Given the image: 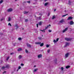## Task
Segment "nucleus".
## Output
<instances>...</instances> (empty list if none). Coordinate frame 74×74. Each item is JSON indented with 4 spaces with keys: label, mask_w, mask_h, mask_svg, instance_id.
<instances>
[{
    "label": "nucleus",
    "mask_w": 74,
    "mask_h": 74,
    "mask_svg": "<svg viewBox=\"0 0 74 74\" xmlns=\"http://www.w3.org/2000/svg\"><path fill=\"white\" fill-rule=\"evenodd\" d=\"M21 69V67L20 66H18V69Z\"/></svg>",
    "instance_id": "e433bc0d"
},
{
    "label": "nucleus",
    "mask_w": 74,
    "mask_h": 74,
    "mask_svg": "<svg viewBox=\"0 0 74 74\" xmlns=\"http://www.w3.org/2000/svg\"><path fill=\"white\" fill-rule=\"evenodd\" d=\"M36 26H37V27H38V24H36Z\"/></svg>",
    "instance_id": "37998d69"
},
{
    "label": "nucleus",
    "mask_w": 74,
    "mask_h": 74,
    "mask_svg": "<svg viewBox=\"0 0 74 74\" xmlns=\"http://www.w3.org/2000/svg\"><path fill=\"white\" fill-rule=\"evenodd\" d=\"M42 37H43V35H42Z\"/></svg>",
    "instance_id": "0e129e2a"
},
{
    "label": "nucleus",
    "mask_w": 74,
    "mask_h": 74,
    "mask_svg": "<svg viewBox=\"0 0 74 74\" xmlns=\"http://www.w3.org/2000/svg\"><path fill=\"white\" fill-rule=\"evenodd\" d=\"M56 11V9H54V11Z\"/></svg>",
    "instance_id": "bf43d9fd"
},
{
    "label": "nucleus",
    "mask_w": 74,
    "mask_h": 74,
    "mask_svg": "<svg viewBox=\"0 0 74 74\" xmlns=\"http://www.w3.org/2000/svg\"><path fill=\"white\" fill-rule=\"evenodd\" d=\"M70 66H66V69H69V68L70 67Z\"/></svg>",
    "instance_id": "f3484780"
},
{
    "label": "nucleus",
    "mask_w": 74,
    "mask_h": 74,
    "mask_svg": "<svg viewBox=\"0 0 74 74\" xmlns=\"http://www.w3.org/2000/svg\"><path fill=\"white\" fill-rule=\"evenodd\" d=\"M3 21V19H1V21Z\"/></svg>",
    "instance_id": "4d7b16f0"
},
{
    "label": "nucleus",
    "mask_w": 74,
    "mask_h": 74,
    "mask_svg": "<svg viewBox=\"0 0 74 74\" xmlns=\"http://www.w3.org/2000/svg\"><path fill=\"white\" fill-rule=\"evenodd\" d=\"M10 67V65L8 64L6 65L5 67L7 69H9Z\"/></svg>",
    "instance_id": "39448f33"
},
{
    "label": "nucleus",
    "mask_w": 74,
    "mask_h": 74,
    "mask_svg": "<svg viewBox=\"0 0 74 74\" xmlns=\"http://www.w3.org/2000/svg\"><path fill=\"white\" fill-rule=\"evenodd\" d=\"M27 47H29V48L31 47V45H30L29 44V43H27Z\"/></svg>",
    "instance_id": "9d476101"
},
{
    "label": "nucleus",
    "mask_w": 74,
    "mask_h": 74,
    "mask_svg": "<svg viewBox=\"0 0 74 74\" xmlns=\"http://www.w3.org/2000/svg\"><path fill=\"white\" fill-rule=\"evenodd\" d=\"M72 39H73L72 38H65V40L67 41H71L72 40Z\"/></svg>",
    "instance_id": "f257e3e1"
},
{
    "label": "nucleus",
    "mask_w": 74,
    "mask_h": 74,
    "mask_svg": "<svg viewBox=\"0 0 74 74\" xmlns=\"http://www.w3.org/2000/svg\"><path fill=\"white\" fill-rule=\"evenodd\" d=\"M25 52L26 53H28V51L27 50H26Z\"/></svg>",
    "instance_id": "58836bf2"
},
{
    "label": "nucleus",
    "mask_w": 74,
    "mask_h": 74,
    "mask_svg": "<svg viewBox=\"0 0 74 74\" xmlns=\"http://www.w3.org/2000/svg\"><path fill=\"white\" fill-rule=\"evenodd\" d=\"M18 40H22V38H18Z\"/></svg>",
    "instance_id": "a878e982"
},
{
    "label": "nucleus",
    "mask_w": 74,
    "mask_h": 74,
    "mask_svg": "<svg viewBox=\"0 0 74 74\" xmlns=\"http://www.w3.org/2000/svg\"><path fill=\"white\" fill-rule=\"evenodd\" d=\"M55 18V16H53L52 18V19H54Z\"/></svg>",
    "instance_id": "5701e85b"
},
{
    "label": "nucleus",
    "mask_w": 74,
    "mask_h": 74,
    "mask_svg": "<svg viewBox=\"0 0 74 74\" xmlns=\"http://www.w3.org/2000/svg\"><path fill=\"white\" fill-rule=\"evenodd\" d=\"M15 0V1H17V0Z\"/></svg>",
    "instance_id": "680f3d73"
},
{
    "label": "nucleus",
    "mask_w": 74,
    "mask_h": 74,
    "mask_svg": "<svg viewBox=\"0 0 74 74\" xmlns=\"http://www.w3.org/2000/svg\"><path fill=\"white\" fill-rule=\"evenodd\" d=\"M15 27H18V25H17V24L16 25H15Z\"/></svg>",
    "instance_id": "a18cd8bd"
},
{
    "label": "nucleus",
    "mask_w": 74,
    "mask_h": 74,
    "mask_svg": "<svg viewBox=\"0 0 74 74\" xmlns=\"http://www.w3.org/2000/svg\"><path fill=\"white\" fill-rule=\"evenodd\" d=\"M51 25L49 24L47 26V27H45V30H47V29H48L49 26H50Z\"/></svg>",
    "instance_id": "9b49d317"
},
{
    "label": "nucleus",
    "mask_w": 74,
    "mask_h": 74,
    "mask_svg": "<svg viewBox=\"0 0 74 74\" xmlns=\"http://www.w3.org/2000/svg\"><path fill=\"white\" fill-rule=\"evenodd\" d=\"M46 47L47 48H48V47H49V45H46Z\"/></svg>",
    "instance_id": "b1692460"
},
{
    "label": "nucleus",
    "mask_w": 74,
    "mask_h": 74,
    "mask_svg": "<svg viewBox=\"0 0 74 74\" xmlns=\"http://www.w3.org/2000/svg\"><path fill=\"white\" fill-rule=\"evenodd\" d=\"M40 31H41L42 32H44V31H43V30H41L40 29Z\"/></svg>",
    "instance_id": "603ef678"
},
{
    "label": "nucleus",
    "mask_w": 74,
    "mask_h": 74,
    "mask_svg": "<svg viewBox=\"0 0 74 74\" xmlns=\"http://www.w3.org/2000/svg\"><path fill=\"white\" fill-rule=\"evenodd\" d=\"M68 3L69 4H71V2L69 1Z\"/></svg>",
    "instance_id": "473e14b6"
},
{
    "label": "nucleus",
    "mask_w": 74,
    "mask_h": 74,
    "mask_svg": "<svg viewBox=\"0 0 74 74\" xmlns=\"http://www.w3.org/2000/svg\"><path fill=\"white\" fill-rule=\"evenodd\" d=\"M43 31H44V33H45V29H43Z\"/></svg>",
    "instance_id": "3c124183"
},
{
    "label": "nucleus",
    "mask_w": 74,
    "mask_h": 74,
    "mask_svg": "<svg viewBox=\"0 0 74 74\" xmlns=\"http://www.w3.org/2000/svg\"><path fill=\"white\" fill-rule=\"evenodd\" d=\"M27 21H28V20H27V19H25V22H27Z\"/></svg>",
    "instance_id": "4c0bfd02"
},
{
    "label": "nucleus",
    "mask_w": 74,
    "mask_h": 74,
    "mask_svg": "<svg viewBox=\"0 0 74 74\" xmlns=\"http://www.w3.org/2000/svg\"><path fill=\"white\" fill-rule=\"evenodd\" d=\"M18 70H19V69H17V71H18Z\"/></svg>",
    "instance_id": "13d9d810"
},
{
    "label": "nucleus",
    "mask_w": 74,
    "mask_h": 74,
    "mask_svg": "<svg viewBox=\"0 0 74 74\" xmlns=\"http://www.w3.org/2000/svg\"><path fill=\"white\" fill-rule=\"evenodd\" d=\"M42 57V55L41 54L38 55V58H40Z\"/></svg>",
    "instance_id": "f8f14e48"
},
{
    "label": "nucleus",
    "mask_w": 74,
    "mask_h": 74,
    "mask_svg": "<svg viewBox=\"0 0 74 74\" xmlns=\"http://www.w3.org/2000/svg\"><path fill=\"white\" fill-rule=\"evenodd\" d=\"M48 3H45V6H46V5H48Z\"/></svg>",
    "instance_id": "4be33fe9"
},
{
    "label": "nucleus",
    "mask_w": 74,
    "mask_h": 74,
    "mask_svg": "<svg viewBox=\"0 0 74 74\" xmlns=\"http://www.w3.org/2000/svg\"><path fill=\"white\" fill-rule=\"evenodd\" d=\"M16 43H14V46H15V44Z\"/></svg>",
    "instance_id": "5fc2aeb1"
},
{
    "label": "nucleus",
    "mask_w": 74,
    "mask_h": 74,
    "mask_svg": "<svg viewBox=\"0 0 74 74\" xmlns=\"http://www.w3.org/2000/svg\"><path fill=\"white\" fill-rule=\"evenodd\" d=\"M22 49L21 48H19L18 49V52H19V51H22Z\"/></svg>",
    "instance_id": "2eb2a0df"
},
{
    "label": "nucleus",
    "mask_w": 74,
    "mask_h": 74,
    "mask_svg": "<svg viewBox=\"0 0 74 74\" xmlns=\"http://www.w3.org/2000/svg\"><path fill=\"white\" fill-rule=\"evenodd\" d=\"M69 53H68L65 54V57L66 58H67L69 56Z\"/></svg>",
    "instance_id": "1a4fd4ad"
},
{
    "label": "nucleus",
    "mask_w": 74,
    "mask_h": 74,
    "mask_svg": "<svg viewBox=\"0 0 74 74\" xmlns=\"http://www.w3.org/2000/svg\"><path fill=\"white\" fill-rule=\"evenodd\" d=\"M70 44V43L69 42H66V45L64 46V47H66L67 46H69V44Z\"/></svg>",
    "instance_id": "7ed1b4c3"
},
{
    "label": "nucleus",
    "mask_w": 74,
    "mask_h": 74,
    "mask_svg": "<svg viewBox=\"0 0 74 74\" xmlns=\"http://www.w3.org/2000/svg\"><path fill=\"white\" fill-rule=\"evenodd\" d=\"M49 32H52V31H51V30H49Z\"/></svg>",
    "instance_id": "c03bdc74"
},
{
    "label": "nucleus",
    "mask_w": 74,
    "mask_h": 74,
    "mask_svg": "<svg viewBox=\"0 0 74 74\" xmlns=\"http://www.w3.org/2000/svg\"><path fill=\"white\" fill-rule=\"evenodd\" d=\"M27 3H30V1H27Z\"/></svg>",
    "instance_id": "a19ab883"
},
{
    "label": "nucleus",
    "mask_w": 74,
    "mask_h": 74,
    "mask_svg": "<svg viewBox=\"0 0 74 74\" xmlns=\"http://www.w3.org/2000/svg\"><path fill=\"white\" fill-rule=\"evenodd\" d=\"M39 15H41V16H42V14H41V13H40L39 14Z\"/></svg>",
    "instance_id": "8fccbe9b"
},
{
    "label": "nucleus",
    "mask_w": 74,
    "mask_h": 74,
    "mask_svg": "<svg viewBox=\"0 0 74 74\" xmlns=\"http://www.w3.org/2000/svg\"><path fill=\"white\" fill-rule=\"evenodd\" d=\"M3 0L0 1V4L2 3H3Z\"/></svg>",
    "instance_id": "c756f323"
},
{
    "label": "nucleus",
    "mask_w": 74,
    "mask_h": 74,
    "mask_svg": "<svg viewBox=\"0 0 74 74\" xmlns=\"http://www.w3.org/2000/svg\"><path fill=\"white\" fill-rule=\"evenodd\" d=\"M53 42H54V43H56V42H57V41L55 40H54Z\"/></svg>",
    "instance_id": "393cba45"
},
{
    "label": "nucleus",
    "mask_w": 74,
    "mask_h": 74,
    "mask_svg": "<svg viewBox=\"0 0 74 74\" xmlns=\"http://www.w3.org/2000/svg\"><path fill=\"white\" fill-rule=\"evenodd\" d=\"M37 70H38V69H35L34 71V72H36V71H37Z\"/></svg>",
    "instance_id": "aec40b11"
},
{
    "label": "nucleus",
    "mask_w": 74,
    "mask_h": 74,
    "mask_svg": "<svg viewBox=\"0 0 74 74\" xmlns=\"http://www.w3.org/2000/svg\"><path fill=\"white\" fill-rule=\"evenodd\" d=\"M38 23H39V25H41V24H42V23H41V22H39Z\"/></svg>",
    "instance_id": "412c9836"
},
{
    "label": "nucleus",
    "mask_w": 74,
    "mask_h": 74,
    "mask_svg": "<svg viewBox=\"0 0 74 74\" xmlns=\"http://www.w3.org/2000/svg\"><path fill=\"white\" fill-rule=\"evenodd\" d=\"M13 9L11 8H9L7 10L8 12H12Z\"/></svg>",
    "instance_id": "f03ea898"
},
{
    "label": "nucleus",
    "mask_w": 74,
    "mask_h": 74,
    "mask_svg": "<svg viewBox=\"0 0 74 74\" xmlns=\"http://www.w3.org/2000/svg\"><path fill=\"white\" fill-rule=\"evenodd\" d=\"M21 66H24V64L23 63H21Z\"/></svg>",
    "instance_id": "c85d7f7f"
},
{
    "label": "nucleus",
    "mask_w": 74,
    "mask_h": 74,
    "mask_svg": "<svg viewBox=\"0 0 74 74\" xmlns=\"http://www.w3.org/2000/svg\"><path fill=\"white\" fill-rule=\"evenodd\" d=\"M28 12H29L25 11L23 13L24 14H27V13H28Z\"/></svg>",
    "instance_id": "dca6fc26"
},
{
    "label": "nucleus",
    "mask_w": 74,
    "mask_h": 74,
    "mask_svg": "<svg viewBox=\"0 0 74 74\" xmlns=\"http://www.w3.org/2000/svg\"><path fill=\"white\" fill-rule=\"evenodd\" d=\"M14 54V53H10V55H13Z\"/></svg>",
    "instance_id": "de8ad7c7"
},
{
    "label": "nucleus",
    "mask_w": 74,
    "mask_h": 74,
    "mask_svg": "<svg viewBox=\"0 0 74 74\" xmlns=\"http://www.w3.org/2000/svg\"><path fill=\"white\" fill-rule=\"evenodd\" d=\"M67 30H68V27L64 29L63 30V33H64V32H66Z\"/></svg>",
    "instance_id": "20e7f679"
},
{
    "label": "nucleus",
    "mask_w": 74,
    "mask_h": 74,
    "mask_svg": "<svg viewBox=\"0 0 74 74\" xmlns=\"http://www.w3.org/2000/svg\"><path fill=\"white\" fill-rule=\"evenodd\" d=\"M47 0H45V1H46Z\"/></svg>",
    "instance_id": "052dcab7"
},
{
    "label": "nucleus",
    "mask_w": 74,
    "mask_h": 74,
    "mask_svg": "<svg viewBox=\"0 0 74 74\" xmlns=\"http://www.w3.org/2000/svg\"><path fill=\"white\" fill-rule=\"evenodd\" d=\"M50 15V14H49V13L47 15V16H49V15Z\"/></svg>",
    "instance_id": "79ce46f5"
},
{
    "label": "nucleus",
    "mask_w": 74,
    "mask_h": 74,
    "mask_svg": "<svg viewBox=\"0 0 74 74\" xmlns=\"http://www.w3.org/2000/svg\"><path fill=\"white\" fill-rule=\"evenodd\" d=\"M74 23L73 21H71L69 23V24L71 25H74Z\"/></svg>",
    "instance_id": "6e6552de"
},
{
    "label": "nucleus",
    "mask_w": 74,
    "mask_h": 74,
    "mask_svg": "<svg viewBox=\"0 0 74 74\" xmlns=\"http://www.w3.org/2000/svg\"><path fill=\"white\" fill-rule=\"evenodd\" d=\"M18 27H16V29H18Z\"/></svg>",
    "instance_id": "864d4df0"
},
{
    "label": "nucleus",
    "mask_w": 74,
    "mask_h": 74,
    "mask_svg": "<svg viewBox=\"0 0 74 74\" xmlns=\"http://www.w3.org/2000/svg\"><path fill=\"white\" fill-rule=\"evenodd\" d=\"M59 40V38H57V39H56V41H57H57H58Z\"/></svg>",
    "instance_id": "ea45409f"
},
{
    "label": "nucleus",
    "mask_w": 74,
    "mask_h": 74,
    "mask_svg": "<svg viewBox=\"0 0 74 74\" xmlns=\"http://www.w3.org/2000/svg\"><path fill=\"white\" fill-rule=\"evenodd\" d=\"M11 21V18H9L8 19V21Z\"/></svg>",
    "instance_id": "c9c22d12"
},
{
    "label": "nucleus",
    "mask_w": 74,
    "mask_h": 74,
    "mask_svg": "<svg viewBox=\"0 0 74 74\" xmlns=\"http://www.w3.org/2000/svg\"><path fill=\"white\" fill-rule=\"evenodd\" d=\"M65 11V12H66V11Z\"/></svg>",
    "instance_id": "69168bd1"
},
{
    "label": "nucleus",
    "mask_w": 74,
    "mask_h": 74,
    "mask_svg": "<svg viewBox=\"0 0 74 74\" xmlns=\"http://www.w3.org/2000/svg\"><path fill=\"white\" fill-rule=\"evenodd\" d=\"M6 73V72L5 71H4L3 73V74H4V73Z\"/></svg>",
    "instance_id": "49530a36"
},
{
    "label": "nucleus",
    "mask_w": 74,
    "mask_h": 74,
    "mask_svg": "<svg viewBox=\"0 0 74 74\" xmlns=\"http://www.w3.org/2000/svg\"><path fill=\"white\" fill-rule=\"evenodd\" d=\"M67 14H65V15H63L62 16V17H64V16H66V15H67Z\"/></svg>",
    "instance_id": "cd10ccee"
},
{
    "label": "nucleus",
    "mask_w": 74,
    "mask_h": 74,
    "mask_svg": "<svg viewBox=\"0 0 74 74\" xmlns=\"http://www.w3.org/2000/svg\"><path fill=\"white\" fill-rule=\"evenodd\" d=\"M5 67L3 66L2 67V69H5Z\"/></svg>",
    "instance_id": "2f4dec72"
},
{
    "label": "nucleus",
    "mask_w": 74,
    "mask_h": 74,
    "mask_svg": "<svg viewBox=\"0 0 74 74\" xmlns=\"http://www.w3.org/2000/svg\"><path fill=\"white\" fill-rule=\"evenodd\" d=\"M41 42H35V44H36L37 45H40V44H41Z\"/></svg>",
    "instance_id": "0eeeda50"
},
{
    "label": "nucleus",
    "mask_w": 74,
    "mask_h": 74,
    "mask_svg": "<svg viewBox=\"0 0 74 74\" xmlns=\"http://www.w3.org/2000/svg\"><path fill=\"white\" fill-rule=\"evenodd\" d=\"M39 18L40 19H41V17L40 16L39 17Z\"/></svg>",
    "instance_id": "09e8293b"
},
{
    "label": "nucleus",
    "mask_w": 74,
    "mask_h": 74,
    "mask_svg": "<svg viewBox=\"0 0 74 74\" xmlns=\"http://www.w3.org/2000/svg\"><path fill=\"white\" fill-rule=\"evenodd\" d=\"M22 29H23V30H24V28H22Z\"/></svg>",
    "instance_id": "e2e57ef3"
},
{
    "label": "nucleus",
    "mask_w": 74,
    "mask_h": 74,
    "mask_svg": "<svg viewBox=\"0 0 74 74\" xmlns=\"http://www.w3.org/2000/svg\"><path fill=\"white\" fill-rule=\"evenodd\" d=\"M8 25L9 26H11V23H8Z\"/></svg>",
    "instance_id": "bb28decb"
},
{
    "label": "nucleus",
    "mask_w": 74,
    "mask_h": 74,
    "mask_svg": "<svg viewBox=\"0 0 74 74\" xmlns=\"http://www.w3.org/2000/svg\"><path fill=\"white\" fill-rule=\"evenodd\" d=\"M73 19V17L71 16H70L68 17V18H67V20L68 21H69V20H71V19Z\"/></svg>",
    "instance_id": "423d86ee"
},
{
    "label": "nucleus",
    "mask_w": 74,
    "mask_h": 74,
    "mask_svg": "<svg viewBox=\"0 0 74 74\" xmlns=\"http://www.w3.org/2000/svg\"><path fill=\"white\" fill-rule=\"evenodd\" d=\"M9 58H10V57H7V58H6V60H8V59H9Z\"/></svg>",
    "instance_id": "6ab92c4d"
},
{
    "label": "nucleus",
    "mask_w": 74,
    "mask_h": 74,
    "mask_svg": "<svg viewBox=\"0 0 74 74\" xmlns=\"http://www.w3.org/2000/svg\"><path fill=\"white\" fill-rule=\"evenodd\" d=\"M44 45V43H42L40 45V47H42Z\"/></svg>",
    "instance_id": "a211bd4d"
},
{
    "label": "nucleus",
    "mask_w": 74,
    "mask_h": 74,
    "mask_svg": "<svg viewBox=\"0 0 74 74\" xmlns=\"http://www.w3.org/2000/svg\"><path fill=\"white\" fill-rule=\"evenodd\" d=\"M63 22H64V19H62L60 21V23H62Z\"/></svg>",
    "instance_id": "4468645a"
},
{
    "label": "nucleus",
    "mask_w": 74,
    "mask_h": 74,
    "mask_svg": "<svg viewBox=\"0 0 74 74\" xmlns=\"http://www.w3.org/2000/svg\"><path fill=\"white\" fill-rule=\"evenodd\" d=\"M38 39H39V40H41V39H42V38H41V37H39L38 38Z\"/></svg>",
    "instance_id": "7c9ffc66"
},
{
    "label": "nucleus",
    "mask_w": 74,
    "mask_h": 74,
    "mask_svg": "<svg viewBox=\"0 0 74 74\" xmlns=\"http://www.w3.org/2000/svg\"><path fill=\"white\" fill-rule=\"evenodd\" d=\"M22 58V55H19L18 56V58L19 59H21Z\"/></svg>",
    "instance_id": "ddd939ff"
},
{
    "label": "nucleus",
    "mask_w": 74,
    "mask_h": 74,
    "mask_svg": "<svg viewBox=\"0 0 74 74\" xmlns=\"http://www.w3.org/2000/svg\"><path fill=\"white\" fill-rule=\"evenodd\" d=\"M36 67V65L34 66V67Z\"/></svg>",
    "instance_id": "6e6d98bb"
},
{
    "label": "nucleus",
    "mask_w": 74,
    "mask_h": 74,
    "mask_svg": "<svg viewBox=\"0 0 74 74\" xmlns=\"http://www.w3.org/2000/svg\"><path fill=\"white\" fill-rule=\"evenodd\" d=\"M50 52V50L49 49L47 50V52L48 53H49V52Z\"/></svg>",
    "instance_id": "72a5a7b5"
},
{
    "label": "nucleus",
    "mask_w": 74,
    "mask_h": 74,
    "mask_svg": "<svg viewBox=\"0 0 74 74\" xmlns=\"http://www.w3.org/2000/svg\"><path fill=\"white\" fill-rule=\"evenodd\" d=\"M63 69H64L63 67H61V70H62V71H63Z\"/></svg>",
    "instance_id": "f704fd0d"
}]
</instances>
